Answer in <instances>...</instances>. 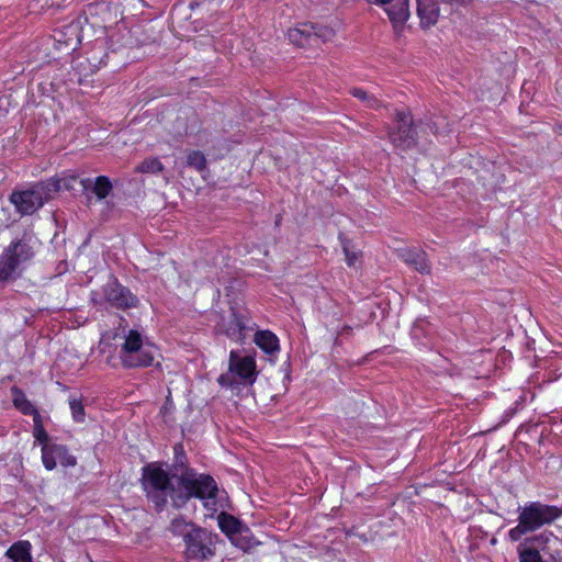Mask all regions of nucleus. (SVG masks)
I'll use <instances>...</instances> for the list:
<instances>
[{"instance_id": "0eeeda50", "label": "nucleus", "mask_w": 562, "mask_h": 562, "mask_svg": "<svg viewBox=\"0 0 562 562\" xmlns=\"http://www.w3.org/2000/svg\"><path fill=\"white\" fill-rule=\"evenodd\" d=\"M216 536L199 528L186 535L184 555L188 560L205 561L215 555Z\"/></svg>"}, {"instance_id": "393cba45", "label": "nucleus", "mask_w": 562, "mask_h": 562, "mask_svg": "<svg viewBox=\"0 0 562 562\" xmlns=\"http://www.w3.org/2000/svg\"><path fill=\"white\" fill-rule=\"evenodd\" d=\"M520 562H542L540 553L537 549L527 547L522 543L518 547Z\"/></svg>"}, {"instance_id": "412c9836", "label": "nucleus", "mask_w": 562, "mask_h": 562, "mask_svg": "<svg viewBox=\"0 0 562 562\" xmlns=\"http://www.w3.org/2000/svg\"><path fill=\"white\" fill-rule=\"evenodd\" d=\"M335 30L328 25H315L313 32V41L314 46H317L319 42L326 43L331 41L335 37Z\"/></svg>"}, {"instance_id": "c756f323", "label": "nucleus", "mask_w": 562, "mask_h": 562, "mask_svg": "<svg viewBox=\"0 0 562 562\" xmlns=\"http://www.w3.org/2000/svg\"><path fill=\"white\" fill-rule=\"evenodd\" d=\"M350 92L355 98H358L363 102L367 101L369 98V94L367 93V91H364L360 88H353Z\"/></svg>"}, {"instance_id": "f3484780", "label": "nucleus", "mask_w": 562, "mask_h": 562, "mask_svg": "<svg viewBox=\"0 0 562 562\" xmlns=\"http://www.w3.org/2000/svg\"><path fill=\"white\" fill-rule=\"evenodd\" d=\"M32 544L27 540L13 543L7 551V557L13 562H33L31 555Z\"/></svg>"}, {"instance_id": "f8f14e48", "label": "nucleus", "mask_w": 562, "mask_h": 562, "mask_svg": "<svg viewBox=\"0 0 562 562\" xmlns=\"http://www.w3.org/2000/svg\"><path fill=\"white\" fill-rule=\"evenodd\" d=\"M417 15L419 18L420 27L428 30L434 26L439 19L440 9L438 0H416Z\"/></svg>"}, {"instance_id": "aec40b11", "label": "nucleus", "mask_w": 562, "mask_h": 562, "mask_svg": "<svg viewBox=\"0 0 562 562\" xmlns=\"http://www.w3.org/2000/svg\"><path fill=\"white\" fill-rule=\"evenodd\" d=\"M342 249L345 254V260L348 267L350 268H359L361 263V251L356 249L348 241L342 243Z\"/></svg>"}, {"instance_id": "39448f33", "label": "nucleus", "mask_w": 562, "mask_h": 562, "mask_svg": "<svg viewBox=\"0 0 562 562\" xmlns=\"http://www.w3.org/2000/svg\"><path fill=\"white\" fill-rule=\"evenodd\" d=\"M36 240L30 235L12 241L0 256V281L14 278L34 255Z\"/></svg>"}, {"instance_id": "9d476101", "label": "nucleus", "mask_w": 562, "mask_h": 562, "mask_svg": "<svg viewBox=\"0 0 562 562\" xmlns=\"http://www.w3.org/2000/svg\"><path fill=\"white\" fill-rule=\"evenodd\" d=\"M42 462L46 470L52 471L58 464L64 468L75 467L77 460L65 446L54 442L42 448Z\"/></svg>"}, {"instance_id": "bb28decb", "label": "nucleus", "mask_w": 562, "mask_h": 562, "mask_svg": "<svg viewBox=\"0 0 562 562\" xmlns=\"http://www.w3.org/2000/svg\"><path fill=\"white\" fill-rule=\"evenodd\" d=\"M187 162L190 167L202 171L205 168V157L201 151L193 150L188 154Z\"/></svg>"}, {"instance_id": "f257e3e1", "label": "nucleus", "mask_w": 562, "mask_h": 562, "mask_svg": "<svg viewBox=\"0 0 562 562\" xmlns=\"http://www.w3.org/2000/svg\"><path fill=\"white\" fill-rule=\"evenodd\" d=\"M75 180L76 177H71L69 179H50L47 182H38L25 190L13 192L10 200L22 215L33 214L50 199L52 193L64 188H70L69 181Z\"/></svg>"}, {"instance_id": "ddd939ff", "label": "nucleus", "mask_w": 562, "mask_h": 562, "mask_svg": "<svg viewBox=\"0 0 562 562\" xmlns=\"http://www.w3.org/2000/svg\"><path fill=\"white\" fill-rule=\"evenodd\" d=\"M106 297L112 305L120 308H130L137 304V299L126 288L116 283L109 285Z\"/></svg>"}, {"instance_id": "dca6fc26", "label": "nucleus", "mask_w": 562, "mask_h": 562, "mask_svg": "<svg viewBox=\"0 0 562 562\" xmlns=\"http://www.w3.org/2000/svg\"><path fill=\"white\" fill-rule=\"evenodd\" d=\"M255 344L266 353L273 355L279 351V339L270 330H259L255 334Z\"/></svg>"}, {"instance_id": "b1692460", "label": "nucleus", "mask_w": 562, "mask_h": 562, "mask_svg": "<svg viewBox=\"0 0 562 562\" xmlns=\"http://www.w3.org/2000/svg\"><path fill=\"white\" fill-rule=\"evenodd\" d=\"M111 189L112 184L106 177L100 176L95 178L92 191L99 200L105 199L109 195Z\"/></svg>"}, {"instance_id": "2eb2a0df", "label": "nucleus", "mask_w": 562, "mask_h": 562, "mask_svg": "<svg viewBox=\"0 0 562 562\" xmlns=\"http://www.w3.org/2000/svg\"><path fill=\"white\" fill-rule=\"evenodd\" d=\"M401 257L405 263L412 266L420 273L430 272V266L424 251L416 249H405L402 251Z\"/></svg>"}, {"instance_id": "9b49d317", "label": "nucleus", "mask_w": 562, "mask_h": 562, "mask_svg": "<svg viewBox=\"0 0 562 562\" xmlns=\"http://www.w3.org/2000/svg\"><path fill=\"white\" fill-rule=\"evenodd\" d=\"M396 131L390 133V139L400 150H406L415 145L412 117L406 112H397Z\"/></svg>"}, {"instance_id": "c85d7f7f", "label": "nucleus", "mask_w": 562, "mask_h": 562, "mask_svg": "<svg viewBox=\"0 0 562 562\" xmlns=\"http://www.w3.org/2000/svg\"><path fill=\"white\" fill-rule=\"evenodd\" d=\"M228 323V327L224 330L225 334L233 339H239L243 330L240 322L236 316H232Z\"/></svg>"}, {"instance_id": "5701e85b", "label": "nucleus", "mask_w": 562, "mask_h": 562, "mask_svg": "<svg viewBox=\"0 0 562 562\" xmlns=\"http://www.w3.org/2000/svg\"><path fill=\"white\" fill-rule=\"evenodd\" d=\"M34 422V438L35 443H38L44 447V445H53L54 442L49 440L47 432L45 431L40 414H35Z\"/></svg>"}, {"instance_id": "4468645a", "label": "nucleus", "mask_w": 562, "mask_h": 562, "mask_svg": "<svg viewBox=\"0 0 562 562\" xmlns=\"http://www.w3.org/2000/svg\"><path fill=\"white\" fill-rule=\"evenodd\" d=\"M314 24L302 23L288 31L289 41L300 47L314 46L313 41Z\"/></svg>"}, {"instance_id": "a878e982", "label": "nucleus", "mask_w": 562, "mask_h": 562, "mask_svg": "<svg viewBox=\"0 0 562 562\" xmlns=\"http://www.w3.org/2000/svg\"><path fill=\"white\" fill-rule=\"evenodd\" d=\"M162 169H164V166L160 162V160L157 158H153V157L145 159L136 167L137 172H144V173L145 172L146 173H157V172L162 171Z\"/></svg>"}, {"instance_id": "f03ea898", "label": "nucleus", "mask_w": 562, "mask_h": 562, "mask_svg": "<svg viewBox=\"0 0 562 562\" xmlns=\"http://www.w3.org/2000/svg\"><path fill=\"white\" fill-rule=\"evenodd\" d=\"M180 483L186 491L184 498L194 496L202 499L204 507L212 514L224 507V498L220 495L216 483L210 475L187 470L182 474Z\"/></svg>"}, {"instance_id": "6ab92c4d", "label": "nucleus", "mask_w": 562, "mask_h": 562, "mask_svg": "<svg viewBox=\"0 0 562 562\" xmlns=\"http://www.w3.org/2000/svg\"><path fill=\"white\" fill-rule=\"evenodd\" d=\"M12 401L13 405L24 415H33L35 418V414L38 412L35 409L33 404L25 397L24 393L18 387L12 389Z\"/></svg>"}, {"instance_id": "7ed1b4c3", "label": "nucleus", "mask_w": 562, "mask_h": 562, "mask_svg": "<svg viewBox=\"0 0 562 562\" xmlns=\"http://www.w3.org/2000/svg\"><path fill=\"white\" fill-rule=\"evenodd\" d=\"M560 516L561 510L555 506L530 503L521 508L518 525L508 531V537L512 541H518L524 535L552 522Z\"/></svg>"}, {"instance_id": "cd10ccee", "label": "nucleus", "mask_w": 562, "mask_h": 562, "mask_svg": "<svg viewBox=\"0 0 562 562\" xmlns=\"http://www.w3.org/2000/svg\"><path fill=\"white\" fill-rule=\"evenodd\" d=\"M69 406L72 415V419L77 423H81L85 419V407L80 398L72 397L69 400Z\"/></svg>"}, {"instance_id": "4be33fe9", "label": "nucleus", "mask_w": 562, "mask_h": 562, "mask_svg": "<svg viewBox=\"0 0 562 562\" xmlns=\"http://www.w3.org/2000/svg\"><path fill=\"white\" fill-rule=\"evenodd\" d=\"M170 529L175 535L183 537V541H184L186 535L190 533L192 530H198L199 527H195L194 525L187 521L182 517H179V518L172 519Z\"/></svg>"}, {"instance_id": "1a4fd4ad", "label": "nucleus", "mask_w": 562, "mask_h": 562, "mask_svg": "<svg viewBox=\"0 0 562 562\" xmlns=\"http://www.w3.org/2000/svg\"><path fill=\"white\" fill-rule=\"evenodd\" d=\"M381 7L395 30H402L411 16L409 0H367Z\"/></svg>"}, {"instance_id": "20e7f679", "label": "nucleus", "mask_w": 562, "mask_h": 562, "mask_svg": "<svg viewBox=\"0 0 562 562\" xmlns=\"http://www.w3.org/2000/svg\"><path fill=\"white\" fill-rule=\"evenodd\" d=\"M156 355L155 346L146 341L139 331L130 329L124 335V341L120 349V360L124 367H149L154 363Z\"/></svg>"}, {"instance_id": "423d86ee", "label": "nucleus", "mask_w": 562, "mask_h": 562, "mask_svg": "<svg viewBox=\"0 0 562 562\" xmlns=\"http://www.w3.org/2000/svg\"><path fill=\"white\" fill-rule=\"evenodd\" d=\"M257 364L251 356H240L231 351L228 371L218 376L221 386L235 389L238 385H252L257 379Z\"/></svg>"}, {"instance_id": "6e6552de", "label": "nucleus", "mask_w": 562, "mask_h": 562, "mask_svg": "<svg viewBox=\"0 0 562 562\" xmlns=\"http://www.w3.org/2000/svg\"><path fill=\"white\" fill-rule=\"evenodd\" d=\"M143 485L148 494L161 493L173 497L175 490L170 483L169 474L158 463H150L144 468Z\"/></svg>"}, {"instance_id": "7c9ffc66", "label": "nucleus", "mask_w": 562, "mask_h": 562, "mask_svg": "<svg viewBox=\"0 0 562 562\" xmlns=\"http://www.w3.org/2000/svg\"><path fill=\"white\" fill-rule=\"evenodd\" d=\"M364 103L368 108H373V109H378L382 105L381 102L373 95H369L368 100L364 101Z\"/></svg>"}, {"instance_id": "a211bd4d", "label": "nucleus", "mask_w": 562, "mask_h": 562, "mask_svg": "<svg viewBox=\"0 0 562 562\" xmlns=\"http://www.w3.org/2000/svg\"><path fill=\"white\" fill-rule=\"evenodd\" d=\"M220 529L232 540L235 541L237 533L241 532L240 522L233 516L221 513L217 517Z\"/></svg>"}]
</instances>
